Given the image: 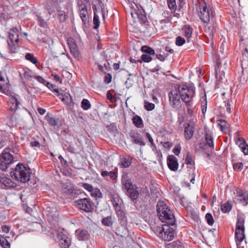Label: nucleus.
Returning a JSON list of instances; mask_svg holds the SVG:
<instances>
[{"instance_id": "1", "label": "nucleus", "mask_w": 248, "mask_h": 248, "mask_svg": "<svg viewBox=\"0 0 248 248\" xmlns=\"http://www.w3.org/2000/svg\"><path fill=\"white\" fill-rule=\"evenodd\" d=\"M156 208L158 216L162 222L171 226L174 225L175 218L173 213L165 202L159 201Z\"/></svg>"}, {"instance_id": "2", "label": "nucleus", "mask_w": 248, "mask_h": 248, "mask_svg": "<svg viewBox=\"0 0 248 248\" xmlns=\"http://www.w3.org/2000/svg\"><path fill=\"white\" fill-rule=\"evenodd\" d=\"M30 174V169L22 164L17 165L15 170L11 172L13 178L23 183L29 181Z\"/></svg>"}, {"instance_id": "3", "label": "nucleus", "mask_w": 248, "mask_h": 248, "mask_svg": "<svg viewBox=\"0 0 248 248\" xmlns=\"http://www.w3.org/2000/svg\"><path fill=\"white\" fill-rule=\"evenodd\" d=\"M7 43L10 53H15L19 48V36L20 32L16 28L10 29L8 32Z\"/></svg>"}, {"instance_id": "4", "label": "nucleus", "mask_w": 248, "mask_h": 248, "mask_svg": "<svg viewBox=\"0 0 248 248\" xmlns=\"http://www.w3.org/2000/svg\"><path fill=\"white\" fill-rule=\"evenodd\" d=\"M178 90L181 99L185 103L192 102L195 94L194 87L183 84L178 86Z\"/></svg>"}, {"instance_id": "5", "label": "nucleus", "mask_w": 248, "mask_h": 248, "mask_svg": "<svg viewBox=\"0 0 248 248\" xmlns=\"http://www.w3.org/2000/svg\"><path fill=\"white\" fill-rule=\"evenodd\" d=\"M199 16L201 20L205 23L210 21L213 22L214 16L211 9L207 7L206 4L204 3L199 7Z\"/></svg>"}, {"instance_id": "6", "label": "nucleus", "mask_w": 248, "mask_h": 248, "mask_svg": "<svg viewBox=\"0 0 248 248\" xmlns=\"http://www.w3.org/2000/svg\"><path fill=\"white\" fill-rule=\"evenodd\" d=\"M170 225L166 223L162 225L159 231L158 236L164 241H170L174 238L175 232Z\"/></svg>"}, {"instance_id": "7", "label": "nucleus", "mask_w": 248, "mask_h": 248, "mask_svg": "<svg viewBox=\"0 0 248 248\" xmlns=\"http://www.w3.org/2000/svg\"><path fill=\"white\" fill-rule=\"evenodd\" d=\"M75 206L79 210L86 213L92 212L93 210V204L90 199L83 198L75 201Z\"/></svg>"}, {"instance_id": "8", "label": "nucleus", "mask_w": 248, "mask_h": 248, "mask_svg": "<svg viewBox=\"0 0 248 248\" xmlns=\"http://www.w3.org/2000/svg\"><path fill=\"white\" fill-rule=\"evenodd\" d=\"M229 62L225 58L218 59L217 61V67L216 68L217 78L220 80L225 77V70L227 69Z\"/></svg>"}, {"instance_id": "9", "label": "nucleus", "mask_w": 248, "mask_h": 248, "mask_svg": "<svg viewBox=\"0 0 248 248\" xmlns=\"http://www.w3.org/2000/svg\"><path fill=\"white\" fill-rule=\"evenodd\" d=\"M124 186L126 190L127 194L132 201H135L138 199L139 195L138 187L135 185H133L130 180H127L125 181Z\"/></svg>"}, {"instance_id": "10", "label": "nucleus", "mask_w": 248, "mask_h": 248, "mask_svg": "<svg viewBox=\"0 0 248 248\" xmlns=\"http://www.w3.org/2000/svg\"><path fill=\"white\" fill-rule=\"evenodd\" d=\"M170 105L174 108H179L181 106L180 95L178 90H172L169 93Z\"/></svg>"}, {"instance_id": "11", "label": "nucleus", "mask_w": 248, "mask_h": 248, "mask_svg": "<svg viewBox=\"0 0 248 248\" xmlns=\"http://www.w3.org/2000/svg\"><path fill=\"white\" fill-rule=\"evenodd\" d=\"M13 161V155L7 152H4L0 156V166L3 170H6L8 165Z\"/></svg>"}, {"instance_id": "12", "label": "nucleus", "mask_w": 248, "mask_h": 248, "mask_svg": "<svg viewBox=\"0 0 248 248\" xmlns=\"http://www.w3.org/2000/svg\"><path fill=\"white\" fill-rule=\"evenodd\" d=\"M109 195L117 215L123 216V212L121 210L120 206L121 200L119 199V196L117 193H110Z\"/></svg>"}, {"instance_id": "13", "label": "nucleus", "mask_w": 248, "mask_h": 248, "mask_svg": "<svg viewBox=\"0 0 248 248\" xmlns=\"http://www.w3.org/2000/svg\"><path fill=\"white\" fill-rule=\"evenodd\" d=\"M79 15L84 24L88 22L89 15L86 6L83 4L82 0H80L78 2Z\"/></svg>"}, {"instance_id": "14", "label": "nucleus", "mask_w": 248, "mask_h": 248, "mask_svg": "<svg viewBox=\"0 0 248 248\" xmlns=\"http://www.w3.org/2000/svg\"><path fill=\"white\" fill-rule=\"evenodd\" d=\"M195 123L194 119H191L185 128V136L187 140L190 139L193 136Z\"/></svg>"}, {"instance_id": "15", "label": "nucleus", "mask_w": 248, "mask_h": 248, "mask_svg": "<svg viewBox=\"0 0 248 248\" xmlns=\"http://www.w3.org/2000/svg\"><path fill=\"white\" fill-rule=\"evenodd\" d=\"M207 24L204 26V31L207 35L211 39H213L214 33L216 32L215 21L214 20L213 22L210 21L206 23Z\"/></svg>"}, {"instance_id": "16", "label": "nucleus", "mask_w": 248, "mask_h": 248, "mask_svg": "<svg viewBox=\"0 0 248 248\" xmlns=\"http://www.w3.org/2000/svg\"><path fill=\"white\" fill-rule=\"evenodd\" d=\"M60 240V245L62 248H68L71 244L70 238L62 232L58 234Z\"/></svg>"}, {"instance_id": "17", "label": "nucleus", "mask_w": 248, "mask_h": 248, "mask_svg": "<svg viewBox=\"0 0 248 248\" xmlns=\"http://www.w3.org/2000/svg\"><path fill=\"white\" fill-rule=\"evenodd\" d=\"M167 164L169 168L172 171H176L178 169V163L177 159L173 155L168 156L167 158Z\"/></svg>"}, {"instance_id": "18", "label": "nucleus", "mask_w": 248, "mask_h": 248, "mask_svg": "<svg viewBox=\"0 0 248 248\" xmlns=\"http://www.w3.org/2000/svg\"><path fill=\"white\" fill-rule=\"evenodd\" d=\"M130 137L134 143L140 146H144L145 143L141 138V135L137 132L132 131L130 133Z\"/></svg>"}, {"instance_id": "19", "label": "nucleus", "mask_w": 248, "mask_h": 248, "mask_svg": "<svg viewBox=\"0 0 248 248\" xmlns=\"http://www.w3.org/2000/svg\"><path fill=\"white\" fill-rule=\"evenodd\" d=\"M0 182L6 187H14V183L10 178L6 177L4 174L0 175Z\"/></svg>"}, {"instance_id": "20", "label": "nucleus", "mask_w": 248, "mask_h": 248, "mask_svg": "<svg viewBox=\"0 0 248 248\" xmlns=\"http://www.w3.org/2000/svg\"><path fill=\"white\" fill-rule=\"evenodd\" d=\"M245 237L244 230H235V238L237 247L240 245L241 242L243 241Z\"/></svg>"}, {"instance_id": "21", "label": "nucleus", "mask_w": 248, "mask_h": 248, "mask_svg": "<svg viewBox=\"0 0 248 248\" xmlns=\"http://www.w3.org/2000/svg\"><path fill=\"white\" fill-rule=\"evenodd\" d=\"M78 238L79 240H85L89 237V233L86 230H78L76 232Z\"/></svg>"}, {"instance_id": "22", "label": "nucleus", "mask_w": 248, "mask_h": 248, "mask_svg": "<svg viewBox=\"0 0 248 248\" xmlns=\"http://www.w3.org/2000/svg\"><path fill=\"white\" fill-rule=\"evenodd\" d=\"M137 8H138V11L136 12V14L137 15L138 18L141 21L144 23L146 21L147 18L144 10L140 6V7L137 6Z\"/></svg>"}, {"instance_id": "23", "label": "nucleus", "mask_w": 248, "mask_h": 248, "mask_svg": "<svg viewBox=\"0 0 248 248\" xmlns=\"http://www.w3.org/2000/svg\"><path fill=\"white\" fill-rule=\"evenodd\" d=\"M238 140L240 142L239 147L241 149L242 152L245 155H247L248 154V145L246 144L245 140L240 138H238Z\"/></svg>"}, {"instance_id": "24", "label": "nucleus", "mask_w": 248, "mask_h": 248, "mask_svg": "<svg viewBox=\"0 0 248 248\" xmlns=\"http://www.w3.org/2000/svg\"><path fill=\"white\" fill-rule=\"evenodd\" d=\"M132 122L134 125L137 128H142L143 127L142 120L138 115H135L133 117Z\"/></svg>"}, {"instance_id": "25", "label": "nucleus", "mask_w": 248, "mask_h": 248, "mask_svg": "<svg viewBox=\"0 0 248 248\" xmlns=\"http://www.w3.org/2000/svg\"><path fill=\"white\" fill-rule=\"evenodd\" d=\"M101 175L102 177L108 176L112 180H115L117 177L116 173L113 171H108L103 170L101 171Z\"/></svg>"}, {"instance_id": "26", "label": "nucleus", "mask_w": 248, "mask_h": 248, "mask_svg": "<svg viewBox=\"0 0 248 248\" xmlns=\"http://www.w3.org/2000/svg\"><path fill=\"white\" fill-rule=\"evenodd\" d=\"M167 248H185L184 244L180 241H173L167 246Z\"/></svg>"}, {"instance_id": "27", "label": "nucleus", "mask_w": 248, "mask_h": 248, "mask_svg": "<svg viewBox=\"0 0 248 248\" xmlns=\"http://www.w3.org/2000/svg\"><path fill=\"white\" fill-rule=\"evenodd\" d=\"M244 222L245 220L243 217H238L237 219V222L236 224V229L235 230H244Z\"/></svg>"}, {"instance_id": "28", "label": "nucleus", "mask_w": 248, "mask_h": 248, "mask_svg": "<svg viewBox=\"0 0 248 248\" xmlns=\"http://www.w3.org/2000/svg\"><path fill=\"white\" fill-rule=\"evenodd\" d=\"M0 244L3 248H10V244L6 238L0 234Z\"/></svg>"}, {"instance_id": "29", "label": "nucleus", "mask_w": 248, "mask_h": 248, "mask_svg": "<svg viewBox=\"0 0 248 248\" xmlns=\"http://www.w3.org/2000/svg\"><path fill=\"white\" fill-rule=\"evenodd\" d=\"M205 140L206 144L210 147L214 148L213 138L211 134L206 133L205 134Z\"/></svg>"}, {"instance_id": "30", "label": "nucleus", "mask_w": 248, "mask_h": 248, "mask_svg": "<svg viewBox=\"0 0 248 248\" xmlns=\"http://www.w3.org/2000/svg\"><path fill=\"white\" fill-rule=\"evenodd\" d=\"M67 15L62 11H58L57 13V18L60 22H64L67 18Z\"/></svg>"}, {"instance_id": "31", "label": "nucleus", "mask_w": 248, "mask_h": 248, "mask_svg": "<svg viewBox=\"0 0 248 248\" xmlns=\"http://www.w3.org/2000/svg\"><path fill=\"white\" fill-rule=\"evenodd\" d=\"M141 51L150 55H154L155 54V50L151 47L147 46H144L141 47Z\"/></svg>"}, {"instance_id": "32", "label": "nucleus", "mask_w": 248, "mask_h": 248, "mask_svg": "<svg viewBox=\"0 0 248 248\" xmlns=\"http://www.w3.org/2000/svg\"><path fill=\"white\" fill-rule=\"evenodd\" d=\"M69 47L70 51L74 57L78 58L79 57V53L76 45L75 44L70 45Z\"/></svg>"}, {"instance_id": "33", "label": "nucleus", "mask_w": 248, "mask_h": 248, "mask_svg": "<svg viewBox=\"0 0 248 248\" xmlns=\"http://www.w3.org/2000/svg\"><path fill=\"white\" fill-rule=\"evenodd\" d=\"M25 59L34 64H37L38 63L37 59L34 57L33 55L32 54L29 53H27L25 55Z\"/></svg>"}, {"instance_id": "34", "label": "nucleus", "mask_w": 248, "mask_h": 248, "mask_svg": "<svg viewBox=\"0 0 248 248\" xmlns=\"http://www.w3.org/2000/svg\"><path fill=\"white\" fill-rule=\"evenodd\" d=\"M10 101L12 104V105L10 107V108L12 110H16V109L18 105L20 104L18 100L17 97L15 96L11 97L10 99Z\"/></svg>"}, {"instance_id": "35", "label": "nucleus", "mask_w": 248, "mask_h": 248, "mask_svg": "<svg viewBox=\"0 0 248 248\" xmlns=\"http://www.w3.org/2000/svg\"><path fill=\"white\" fill-rule=\"evenodd\" d=\"M201 101V108L202 113L203 114H204L206 112L207 108V100L205 94H204V95L202 97Z\"/></svg>"}, {"instance_id": "36", "label": "nucleus", "mask_w": 248, "mask_h": 248, "mask_svg": "<svg viewBox=\"0 0 248 248\" xmlns=\"http://www.w3.org/2000/svg\"><path fill=\"white\" fill-rule=\"evenodd\" d=\"M81 107L83 109L87 110L91 108V104L88 99H83L81 103Z\"/></svg>"}, {"instance_id": "37", "label": "nucleus", "mask_w": 248, "mask_h": 248, "mask_svg": "<svg viewBox=\"0 0 248 248\" xmlns=\"http://www.w3.org/2000/svg\"><path fill=\"white\" fill-rule=\"evenodd\" d=\"M131 163V161L130 159L127 158H122L120 162V166L123 168L128 167Z\"/></svg>"}, {"instance_id": "38", "label": "nucleus", "mask_w": 248, "mask_h": 248, "mask_svg": "<svg viewBox=\"0 0 248 248\" xmlns=\"http://www.w3.org/2000/svg\"><path fill=\"white\" fill-rule=\"evenodd\" d=\"M232 209V205L229 202L221 205V210L223 213H226L229 212Z\"/></svg>"}, {"instance_id": "39", "label": "nucleus", "mask_w": 248, "mask_h": 248, "mask_svg": "<svg viewBox=\"0 0 248 248\" xmlns=\"http://www.w3.org/2000/svg\"><path fill=\"white\" fill-rule=\"evenodd\" d=\"M217 122V124L219 125L220 129L222 131L225 130L228 128L229 124L226 121L223 120H218Z\"/></svg>"}, {"instance_id": "40", "label": "nucleus", "mask_w": 248, "mask_h": 248, "mask_svg": "<svg viewBox=\"0 0 248 248\" xmlns=\"http://www.w3.org/2000/svg\"><path fill=\"white\" fill-rule=\"evenodd\" d=\"M185 36L187 38V41H189V39L191 37L192 33V29L190 27H186L184 29Z\"/></svg>"}, {"instance_id": "41", "label": "nucleus", "mask_w": 248, "mask_h": 248, "mask_svg": "<svg viewBox=\"0 0 248 248\" xmlns=\"http://www.w3.org/2000/svg\"><path fill=\"white\" fill-rule=\"evenodd\" d=\"M93 9L94 11V16L93 19V23L94 24V29H97L100 25V21L99 19V16L95 14V10L94 9V7H93Z\"/></svg>"}, {"instance_id": "42", "label": "nucleus", "mask_w": 248, "mask_h": 248, "mask_svg": "<svg viewBox=\"0 0 248 248\" xmlns=\"http://www.w3.org/2000/svg\"><path fill=\"white\" fill-rule=\"evenodd\" d=\"M102 223L103 225L106 226H110L112 224V217L110 216H108L104 218L102 220Z\"/></svg>"}, {"instance_id": "43", "label": "nucleus", "mask_w": 248, "mask_h": 248, "mask_svg": "<svg viewBox=\"0 0 248 248\" xmlns=\"http://www.w3.org/2000/svg\"><path fill=\"white\" fill-rule=\"evenodd\" d=\"M169 8L172 11L175 12L176 9L175 0H168Z\"/></svg>"}, {"instance_id": "44", "label": "nucleus", "mask_w": 248, "mask_h": 248, "mask_svg": "<svg viewBox=\"0 0 248 248\" xmlns=\"http://www.w3.org/2000/svg\"><path fill=\"white\" fill-rule=\"evenodd\" d=\"M185 163L186 164L193 165L194 164V161L193 159L192 155L189 152L187 153L186 157L185 159Z\"/></svg>"}, {"instance_id": "45", "label": "nucleus", "mask_w": 248, "mask_h": 248, "mask_svg": "<svg viewBox=\"0 0 248 248\" xmlns=\"http://www.w3.org/2000/svg\"><path fill=\"white\" fill-rule=\"evenodd\" d=\"M185 104L186 107L188 114L190 116H192L193 112V105L192 102H190V103Z\"/></svg>"}, {"instance_id": "46", "label": "nucleus", "mask_w": 248, "mask_h": 248, "mask_svg": "<svg viewBox=\"0 0 248 248\" xmlns=\"http://www.w3.org/2000/svg\"><path fill=\"white\" fill-rule=\"evenodd\" d=\"M155 105L154 104L149 103L148 101L144 102V108L148 111H151L155 108Z\"/></svg>"}, {"instance_id": "47", "label": "nucleus", "mask_w": 248, "mask_h": 248, "mask_svg": "<svg viewBox=\"0 0 248 248\" xmlns=\"http://www.w3.org/2000/svg\"><path fill=\"white\" fill-rule=\"evenodd\" d=\"M36 79L38 82L43 84V85H49V82L44 79L42 77L39 76H35L33 77Z\"/></svg>"}, {"instance_id": "48", "label": "nucleus", "mask_w": 248, "mask_h": 248, "mask_svg": "<svg viewBox=\"0 0 248 248\" xmlns=\"http://www.w3.org/2000/svg\"><path fill=\"white\" fill-rule=\"evenodd\" d=\"M205 218L208 225H212L214 223V220L212 215L210 213H207L205 215Z\"/></svg>"}, {"instance_id": "49", "label": "nucleus", "mask_w": 248, "mask_h": 248, "mask_svg": "<svg viewBox=\"0 0 248 248\" xmlns=\"http://www.w3.org/2000/svg\"><path fill=\"white\" fill-rule=\"evenodd\" d=\"M233 168L236 171H241L243 168V164L241 162L233 163Z\"/></svg>"}, {"instance_id": "50", "label": "nucleus", "mask_w": 248, "mask_h": 248, "mask_svg": "<svg viewBox=\"0 0 248 248\" xmlns=\"http://www.w3.org/2000/svg\"><path fill=\"white\" fill-rule=\"evenodd\" d=\"M141 62H149L152 60V58L151 57V55L149 54H143L141 55Z\"/></svg>"}, {"instance_id": "51", "label": "nucleus", "mask_w": 248, "mask_h": 248, "mask_svg": "<svg viewBox=\"0 0 248 248\" xmlns=\"http://www.w3.org/2000/svg\"><path fill=\"white\" fill-rule=\"evenodd\" d=\"M185 42V39L181 36H178L176 39L175 44L178 46H182Z\"/></svg>"}, {"instance_id": "52", "label": "nucleus", "mask_w": 248, "mask_h": 248, "mask_svg": "<svg viewBox=\"0 0 248 248\" xmlns=\"http://www.w3.org/2000/svg\"><path fill=\"white\" fill-rule=\"evenodd\" d=\"M62 191L64 193L67 194H70L73 191V188L72 186H64L62 187Z\"/></svg>"}, {"instance_id": "53", "label": "nucleus", "mask_w": 248, "mask_h": 248, "mask_svg": "<svg viewBox=\"0 0 248 248\" xmlns=\"http://www.w3.org/2000/svg\"><path fill=\"white\" fill-rule=\"evenodd\" d=\"M92 193H91L92 196H94V197H98L100 198L101 197V193L99 190V189L96 188L94 190L92 191Z\"/></svg>"}, {"instance_id": "54", "label": "nucleus", "mask_w": 248, "mask_h": 248, "mask_svg": "<svg viewBox=\"0 0 248 248\" xmlns=\"http://www.w3.org/2000/svg\"><path fill=\"white\" fill-rule=\"evenodd\" d=\"M48 123L51 125L56 126L58 125V121L57 119H56L54 117H52L49 118L48 120Z\"/></svg>"}, {"instance_id": "55", "label": "nucleus", "mask_w": 248, "mask_h": 248, "mask_svg": "<svg viewBox=\"0 0 248 248\" xmlns=\"http://www.w3.org/2000/svg\"><path fill=\"white\" fill-rule=\"evenodd\" d=\"M82 187L89 192L93 191V187L90 184L87 183L83 184Z\"/></svg>"}, {"instance_id": "56", "label": "nucleus", "mask_w": 248, "mask_h": 248, "mask_svg": "<svg viewBox=\"0 0 248 248\" xmlns=\"http://www.w3.org/2000/svg\"><path fill=\"white\" fill-rule=\"evenodd\" d=\"M38 22H39V25L41 27L44 28L47 27V24L45 20H44L41 18H38Z\"/></svg>"}, {"instance_id": "57", "label": "nucleus", "mask_w": 248, "mask_h": 248, "mask_svg": "<svg viewBox=\"0 0 248 248\" xmlns=\"http://www.w3.org/2000/svg\"><path fill=\"white\" fill-rule=\"evenodd\" d=\"M146 137H147V139L149 140V141L151 143V146L152 147H155V143L154 142V140H153V138H152L151 135L149 133H146Z\"/></svg>"}, {"instance_id": "58", "label": "nucleus", "mask_w": 248, "mask_h": 248, "mask_svg": "<svg viewBox=\"0 0 248 248\" xmlns=\"http://www.w3.org/2000/svg\"><path fill=\"white\" fill-rule=\"evenodd\" d=\"M181 147L180 145L175 146L174 149H173V152L176 155H179Z\"/></svg>"}, {"instance_id": "59", "label": "nucleus", "mask_w": 248, "mask_h": 248, "mask_svg": "<svg viewBox=\"0 0 248 248\" xmlns=\"http://www.w3.org/2000/svg\"><path fill=\"white\" fill-rule=\"evenodd\" d=\"M30 146L32 147H40V143L39 141H36V140H33L30 142Z\"/></svg>"}, {"instance_id": "60", "label": "nucleus", "mask_w": 248, "mask_h": 248, "mask_svg": "<svg viewBox=\"0 0 248 248\" xmlns=\"http://www.w3.org/2000/svg\"><path fill=\"white\" fill-rule=\"evenodd\" d=\"M2 231L5 233H8L10 231V227L7 225H3L1 227Z\"/></svg>"}, {"instance_id": "61", "label": "nucleus", "mask_w": 248, "mask_h": 248, "mask_svg": "<svg viewBox=\"0 0 248 248\" xmlns=\"http://www.w3.org/2000/svg\"><path fill=\"white\" fill-rule=\"evenodd\" d=\"M105 81L107 83H109L111 81V76L110 74H108L105 76Z\"/></svg>"}, {"instance_id": "62", "label": "nucleus", "mask_w": 248, "mask_h": 248, "mask_svg": "<svg viewBox=\"0 0 248 248\" xmlns=\"http://www.w3.org/2000/svg\"><path fill=\"white\" fill-rule=\"evenodd\" d=\"M156 57L157 59L162 62L164 61L166 58V56L161 54H157Z\"/></svg>"}, {"instance_id": "63", "label": "nucleus", "mask_w": 248, "mask_h": 248, "mask_svg": "<svg viewBox=\"0 0 248 248\" xmlns=\"http://www.w3.org/2000/svg\"><path fill=\"white\" fill-rule=\"evenodd\" d=\"M52 76L54 77V78L57 81H59L60 82H62V80L60 78V77L57 75V74H52Z\"/></svg>"}, {"instance_id": "64", "label": "nucleus", "mask_w": 248, "mask_h": 248, "mask_svg": "<svg viewBox=\"0 0 248 248\" xmlns=\"http://www.w3.org/2000/svg\"><path fill=\"white\" fill-rule=\"evenodd\" d=\"M37 110L38 111V112L41 114V115H43L46 112V110L44 109V108H37Z\"/></svg>"}]
</instances>
